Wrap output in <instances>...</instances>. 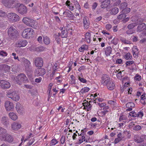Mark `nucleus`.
I'll return each mask as SVG.
<instances>
[{"label": "nucleus", "instance_id": "obj_1", "mask_svg": "<svg viewBox=\"0 0 146 146\" xmlns=\"http://www.w3.org/2000/svg\"><path fill=\"white\" fill-rule=\"evenodd\" d=\"M7 29V34L10 38L13 40L17 37L19 33L15 27L11 26L9 27Z\"/></svg>", "mask_w": 146, "mask_h": 146}, {"label": "nucleus", "instance_id": "obj_2", "mask_svg": "<svg viewBox=\"0 0 146 146\" xmlns=\"http://www.w3.org/2000/svg\"><path fill=\"white\" fill-rule=\"evenodd\" d=\"M18 60L23 63L25 71L28 74V72L31 73L33 72L32 67L31 65V63L29 61L24 58L18 59Z\"/></svg>", "mask_w": 146, "mask_h": 146}, {"label": "nucleus", "instance_id": "obj_3", "mask_svg": "<svg viewBox=\"0 0 146 146\" xmlns=\"http://www.w3.org/2000/svg\"><path fill=\"white\" fill-rule=\"evenodd\" d=\"M7 96L9 98H11L13 100L18 101L20 98L19 94L15 91L10 90L7 92Z\"/></svg>", "mask_w": 146, "mask_h": 146}, {"label": "nucleus", "instance_id": "obj_4", "mask_svg": "<svg viewBox=\"0 0 146 146\" xmlns=\"http://www.w3.org/2000/svg\"><path fill=\"white\" fill-rule=\"evenodd\" d=\"M33 33L34 30L32 29L28 28L25 29L23 31L22 36L24 38L29 39L32 37Z\"/></svg>", "mask_w": 146, "mask_h": 146}, {"label": "nucleus", "instance_id": "obj_5", "mask_svg": "<svg viewBox=\"0 0 146 146\" xmlns=\"http://www.w3.org/2000/svg\"><path fill=\"white\" fill-rule=\"evenodd\" d=\"M15 80L17 84L20 85L22 82L26 83L28 82L27 78L23 74L18 75L16 77Z\"/></svg>", "mask_w": 146, "mask_h": 146}, {"label": "nucleus", "instance_id": "obj_6", "mask_svg": "<svg viewBox=\"0 0 146 146\" xmlns=\"http://www.w3.org/2000/svg\"><path fill=\"white\" fill-rule=\"evenodd\" d=\"M7 17L9 20L11 22H15L18 21L19 17L16 14L14 13H10L8 14Z\"/></svg>", "mask_w": 146, "mask_h": 146}, {"label": "nucleus", "instance_id": "obj_7", "mask_svg": "<svg viewBox=\"0 0 146 146\" xmlns=\"http://www.w3.org/2000/svg\"><path fill=\"white\" fill-rule=\"evenodd\" d=\"M6 131L5 133H3V135L0 136V139L3 141H6L9 142H11L13 140L12 137L7 134L6 133Z\"/></svg>", "mask_w": 146, "mask_h": 146}, {"label": "nucleus", "instance_id": "obj_8", "mask_svg": "<svg viewBox=\"0 0 146 146\" xmlns=\"http://www.w3.org/2000/svg\"><path fill=\"white\" fill-rule=\"evenodd\" d=\"M15 1V0H2L1 3L6 7L13 8V5Z\"/></svg>", "mask_w": 146, "mask_h": 146}, {"label": "nucleus", "instance_id": "obj_9", "mask_svg": "<svg viewBox=\"0 0 146 146\" xmlns=\"http://www.w3.org/2000/svg\"><path fill=\"white\" fill-rule=\"evenodd\" d=\"M10 83L7 80H0V86L3 89H8L11 87Z\"/></svg>", "mask_w": 146, "mask_h": 146}, {"label": "nucleus", "instance_id": "obj_10", "mask_svg": "<svg viewBox=\"0 0 146 146\" xmlns=\"http://www.w3.org/2000/svg\"><path fill=\"white\" fill-rule=\"evenodd\" d=\"M119 9L116 7H115L111 9L110 11V13H107L106 16V17L108 18L110 15H115L117 14L119 12Z\"/></svg>", "mask_w": 146, "mask_h": 146}, {"label": "nucleus", "instance_id": "obj_11", "mask_svg": "<svg viewBox=\"0 0 146 146\" xmlns=\"http://www.w3.org/2000/svg\"><path fill=\"white\" fill-rule=\"evenodd\" d=\"M5 106L7 110L8 111H12L14 109L13 103L9 101H7L5 102Z\"/></svg>", "mask_w": 146, "mask_h": 146}, {"label": "nucleus", "instance_id": "obj_12", "mask_svg": "<svg viewBox=\"0 0 146 146\" xmlns=\"http://www.w3.org/2000/svg\"><path fill=\"white\" fill-rule=\"evenodd\" d=\"M110 80H110V77L108 75L106 74H103L102 77L101 83L104 86Z\"/></svg>", "mask_w": 146, "mask_h": 146}, {"label": "nucleus", "instance_id": "obj_13", "mask_svg": "<svg viewBox=\"0 0 146 146\" xmlns=\"http://www.w3.org/2000/svg\"><path fill=\"white\" fill-rule=\"evenodd\" d=\"M27 43L28 42L26 40H21L16 42L15 45L17 47H24L25 46Z\"/></svg>", "mask_w": 146, "mask_h": 146}, {"label": "nucleus", "instance_id": "obj_14", "mask_svg": "<svg viewBox=\"0 0 146 146\" xmlns=\"http://www.w3.org/2000/svg\"><path fill=\"white\" fill-rule=\"evenodd\" d=\"M34 63L36 66L41 67L43 64L42 59L40 58L37 57L35 59Z\"/></svg>", "mask_w": 146, "mask_h": 146}, {"label": "nucleus", "instance_id": "obj_15", "mask_svg": "<svg viewBox=\"0 0 146 146\" xmlns=\"http://www.w3.org/2000/svg\"><path fill=\"white\" fill-rule=\"evenodd\" d=\"M18 12L22 15L26 14L27 12L26 7L23 5L21 4L20 5L18 9Z\"/></svg>", "mask_w": 146, "mask_h": 146}, {"label": "nucleus", "instance_id": "obj_16", "mask_svg": "<svg viewBox=\"0 0 146 146\" xmlns=\"http://www.w3.org/2000/svg\"><path fill=\"white\" fill-rule=\"evenodd\" d=\"M83 23L84 29H87L89 28L90 25L89 21L88 18L85 16L83 19Z\"/></svg>", "mask_w": 146, "mask_h": 146}, {"label": "nucleus", "instance_id": "obj_17", "mask_svg": "<svg viewBox=\"0 0 146 146\" xmlns=\"http://www.w3.org/2000/svg\"><path fill=\"white\" fill-rule=\"evenodd\" d=\"M16 108L17 112L21 114H22L24 112L23 109L21 105L18 102L16 105Z\"/></svg>", "mask_w": 146, "mask_h": 146}, {"label": "nucleus", "instance_id": "obj_18", "mask_svg": "<svg viewBox=\"0 0 146 146\" xmlns=\"http://www.w3.org/2000/svg\"><path fill=\"white\" fill-rule=\"evenodd\" d=\"M104 86H106L107 88L110 90H113L115 87V84L114 83V82L111 80Z\"/></svg>", "mask_w": 146, "mask_h": 146}, {"label": "nucleus", "instance_id": "obj_19", "mask_svg": "<svg viewBox=\"0 0 146 146\" xmlns=\"http://www.w3.org/2000/svg\"><path fill=\"white\" fill-rule=\"evenodd\" d=\"M36 75H44L45 73V70L42 68H38L36 70L35 72Z\"/></svg>", "mask_w": 146, "mask_h": 146}, {"label": "nucleus", "instance_id": "obj_20", "mask_svg": "<svg viewBox=\"0 0 146 146\" xmlns=\"http://www.w3.org/2000/svg\"><path fill=\"white\" fill-rule=\"evenodd\" d=\"M110 0H105L101 2V7L102 8H105L110 4Z\"/></svg>", "mask_w": 146, "mask_h": 146}, {"label": "nucleus", "instance_id": "obj_21", "mask_svg": "<svg viewBox=\"0 0 146 146\" xmlns=\"http://www.w3.org/2000/svg\"><path fill=\"white\" fill-rule=\"evenodd\" d=\"M1 123L5 126V127H7V125L9 124V121L8 118L6 116H3L1 119Z\"/></svg>", "mask_w": 146, "mask_h": 146}, {"label": "nucleus", "instance_id": "obj_22", "mask_svg": "<svg viewBox=\"0 0 146 146\" xmlns=\"http://www.w3.org/2000/svg\"><path fill=\"white\" fill-rule=\"evenodd\" d=\"M132 50L133 56L134 57H136L137 56L139 53L137 47L136 46H134L132 48Z\"/></svg>", "mask_w": 146, "mask_h": 146}, {"label": "nucleus", "instance_id": "obj_23", "mask_svg": "<svg viewBox=\"0 0 146 146\" xmlns=\"http://www.w3.org/2000/svg\"><path fill=\"white\" fill-rule=\"evenodd\" d=\"M78 134L80 138L78 140V143L80 144L86 141L85 137L83 135L82 133L80 134L78 133Z\"/></svg>", "mask_w": 146, "mask_h": 146}, {"label": "nucleus", "instance_id": "obj_24", "mask_svg": "<svg viewBox=\"0 0 146 146\" xmlns=\"http://www.w3.org/2000/svg\"><path fill=\"white\" fill-rule=\"evenodd\" d=\"M146 27V25L144 23H142L139 24L137 29V32H140L143 30H144Z\"/></svg>", "mask_w": 146, "mask_h": 146}, {"label": "nucleus", "instance_id": "obj_25", "mask_svg": "<svg viewBox=\"0 0 146 146\" xmlns=\"http://www.w3.org/2000/svg\"><path fill=\"white\" fill-rule=\"evenodd\" d=\"M63 14L65 16L68 17H72L73 16V14L71 12L69 11L68 9L66 10L64 12Z\"/></svg>", "mask_w": 146, "mask_h": 146}, {"label": "nucleus", "instance_id": "obj_26", "mask_svg": "<svg viewBox=\"0 0 146 146\" xmlns=\"http://www.w3.org/2000/svg\"><path fill=\"white\" fill-rule=\"evenodd\" d=\"M119 120L120 121L125 123L127 121V117L126 115L122 114L120 116Z\"/></svg>", "mask_w": 146, "mask_h": 146}, {"label": "nucleus", "instance_id": "obj_27", "mask_svg": "<svg viewBox=\"0 0 146 146\" xmlns=\"http://www.w3.org/2000/svg\"><path fill=\"white\" fill-rule=\"evenodd\" d=\"M144 137V135H142L141 137H139L137 135L134 136V139L135 141L138 143L142 142L143 141V137Z\"/></svg>", "mask_w": 146, "mask_h": 146}, {"label": "nucleus", "instance_id": "obj_28", "mask_svg": "<svg viewBox=\"0 0 146 146\" xmlns=\"http://www.w3.org/2000/svg\"><path fill=\"white\" fill-rule=\"evenodd\" d=\"M29 22V25L28 26L33 28H35L37 25V23L35 20L31 19H30Z\"/></svg>", "mask_w": 146, "mask_h": 146}, {"label": "nucleus", "instance_id": "obj_29", "mask_svg": "<svg viewBox=\"0 0 146 146\" xmlns=\"http://www.w3.org/2000/svg\"><path fill=\"white\" fill-rule=\"evenodd\" d=\"M91 38V34L90 33H86L85 35V40L87 42L89 43L90 42V40Z\"/></svg>", "mask_w": 146, "mask_h": 146}, {"label": "nucleus", "instance_id": "obj_30", "mask_svg": "<svg viewBox=\"0 0 146 146\" xmlns=\"http://www.w3.org/2000/svg\"><path fill=\"white\" fill-rule=\"evenodd\" d=\"M9 115L10 117L13 120H15L17 118V116L15 113L13 112H10Z\"/></svg>", "mask_w": 146, "mask_h": 146}, {"label": "nucleus", "instance_id": "obj_31", "mask_svg": "<svg viewBox=\"0 0 146 146\" xmlns=\"http://www.w3.org/2000/svg\"><path fill=\"white\" fill-rule=\"evenodd\" d=\"M68 31L67 30H65L62 31L60 36L62 38H66L68 36Z\"/></svg>", "mask_w": 146, "mask_h": 146}, {"label": "nucleus", "instance_id": "obj_32", "mask_svg": "<svg viewBox=\"0 0 146 146\" xmlns=\"http://www.w3.org/2000/svg\"><path fill=\"white\" fill-rule=\"evenodd\" d=\"M12 128H21L22 126L19 123L14 122L11 124Z\"/></svg>", "mask_w": 146, "mask_h": 146}, {"label": "nucleus", "instance_id": "obj_33", "mask_svg": "<svg viewBox=\"0 0 146 146\" xmlns=\"http://www.w3.org/2000/svg\"><path fill=\"white\" fill-rule=\"evenodd\" d=\"M112 48L110 46H108L106 49L105 53L107 56H109L111 53Z\"/></svg>", "mask_w": 146, "mask_h": 146}, {"label": "nucleus", "instance_id": "obj_34", "mask_svg": "<svg viewBox=\"0 0 146 146\" xmlns=\"http://www.w3.org/2000/svg\"><path fill=\"white\" fill-rule=\"evenodd\" d=\"M43 41L44 43L46 45L49 44L50 43V38L47 36L43 37Z\"/></svg>", "mask_w": 146, "mask_h": 146}, {"label": "nucleus", "instance_id": "obj_35", "mask_svg": "<svg viewBox=\"0 0 146 146\" xmlns=\"http://www.w3.org/2000/svg\"><path fill=\"white\" fill-rule=\"evenodd\" d=\"M88 47L86 45H82L79 49V51L80 52H83L85 50H87L88 49Z\"/></svg>", "mask_w": 146, "mask_h": 146}, {"label": "nucleus", "instance_id": "obj_36", "mask_svg": "<svg viewBox=\"0 0 146 146\" xmlns=\"http://www.w3.org/2000/svg\"><path fill=\"white\" fill-rule=\"evenodd\" d=\"M70 83L72 84H76L75 77L73 75L70 76Z\"/></svg>", "mask_w": 146, "mask_h": 146}, {"label": "nucleus", "instance_id": "obj_37", "mask_svg": "<svg viewBox=\"0 0 146 146\" xmlns=\"http://www.w3.org/2000/svg\"><path fill=\"white\" fill-rule=\"evenodd\" d=\"M139 23H138L137 22V23H136L130 24L127 26V27L129 29H132Z\"/></svg>", "mask_w": 146, "mask_h": 146}, {"label": "nucleus", "instance_id": "obj_38", "mask_svg": "<svg viewBox=\"0 0 146 146\" xmlns=\"http://www.w3.org/2000/svg\"><path fill=\"white\" fill-rule=\"evenodd\" d=\"M90 89L88 87H84L82 88L80 91V93L83 94L85 93L88 92L89 91Z\"/></svg>", "mask_w": 146, "mask_h": 146}, {"label": "nucleus", "instance_id": "obj_39", "mask_svg": "<svg viewBox=\"0 0 146 146\" xmlns=\"http://www.w3.org/2000/svg\"><path fill=\"white\" fill-rule=\"evenodd\" d=\"M30 20V19L29 18L25 17L23 19L22 21L25 24L28 26V25H29V21Z\"/></svg>", "mask_w": 146, "mask_h": 146}, {"label": "nucleus", "instance_id": "obj_40", "mask_svg": "<svg viewBox=\"0 0 146 146\" xmlns=\"http://www.w3.org/2000/svg\"><path fill=\"white\" fill-rule=\"evenodd\" d=\"M60 36V35L59 33H55L54 35V38H55V39L58 42L60 40V39L59 38Z\"/></svg>", "mask_w": 146, "mask_h": 146}, {"label": "nucleus", "instance_id": "obj_41", "mask_svg": "<svg viewBox=\"0 0 146 146\" xmlns=\"http://www.w3.org/2000/svg\"><path fill=\"white\" fill-rule=\"evenodd\" d=\"M44 50V48L42 46H38L36 47L35 48V50L38 52H42Z\"/></svg>", "mask_w": 146, "mask_h": 146}, {"label": "nucleus", "instance_id": "obj_42", "mask_svg": "<svg viewBox=\"0 0 146 146\" xmlns=\"http://www.w3.org/2000/svg\"><path fill=\"white\" fill-rule=\"evenodd\" d=\"M135 104L132 102L127 103L126 105L127 108H133L135 107Z\"/></svg>", "mask_w": 146, "mask_h": 146}, {"label": "nucleus", "instance_id": "obj_43", "mask_svg": "<svg viewBox=\"0 0 146 146\" xmlns=\"http://www.w3.org/2000/svg\"><path fill=\"white\" fill-rule=\"evenodd\" d=\"M58 143V141L56 139H53L51 141L50 144V146H54Z\"/></svg>", "mask_w": 146, "mask_h": 146}, {"label": "nucleus", "instance_id": "obj_44", "mask_svg": "<svg viewBox=\"0 0 146 146\" xmlns=\"http://www.w3.org/2000/svg\"><path fill=\"white\" fill-rule=\"evenodd\" d=\"M127 6V3L124 2L121 3L120 5V8L121 9H125Z\"/></svg>", "mask_w": 146, "mask_h": 146}, {"label": "nucleus", "instance_id": "obj_45", "mask_svg": "<svg viewBox=\"0 0 146 146\" xmlns=\"http://www.w3.org/2000/svg\"><path fill=\"white\" fill-rule=\"evenodd\" d=\"M126 15L124 14H122L117 16V18L120 20L126 17Z\"/></svg>", "mask_w": 146, "mask_h": 146}, {"label": "nucleus", "instance_id": "obj_46", "mask_svg": "<svg viewBox=\"0 0 146 146\" xmlns=\"http://www.w3.org/2000/svg\"><path fill=\"white\" fill-rule=\"evenodd\" d=\"M120 40L121 42L125 44H130V42L129 41L126 40L125 38H124L121 37L120 38Z\"/></svg>", "mask_w": 146, "mask_h": 146}, {"label": "nucleus", "instance_id": "obj_47", "mask_svg": "<svg viewBox=\"0 0 146 146\" xmlns=\"http://www.w3.org/2000/svg\"><path fill=\"white\" fill-rule=\"evenodd\" d=\"M108 103L113 107L117 105V103L115 102L114 101H108Z\"/></svg>", "mask_w": 146, "mask_h": 146}, {"label": "nucleus", "instance_id": "obj_48", "mask_svg": "<svg viewBox=\"0 0 146 146\" xmlns=\"http://www.w3.org/2000/svg\"><path fill=\"white\" fill-rule=\"evenodd\" d=\"M129 114L130 116L133 117H137V114L134 111L130 112Z\"/></svg>", "mask_w": 146, "mask_h": 146}, {"label": "nucleus", "instance_id": "obj_49", "mask_svg": "<svg viewBox=\"0 0 146 146\" xmlns=\"http://www.w3.org/2000/svg\"><path fill=\"white\" fill-rule=\"evenodd\" d=\"M61 78V76H59L56 78L55 79V80L56 81L57 84H60V83L62 82V80H59Z\"/></svg>", "mask_w": 146, "mask_h": 146}, {"label": "nucleus", "instance_id": "obj_50", "mask_svg": "<svg viewBox=\"0 0 146 146\" xmlns=\"http://www.w3.org/2000/svg\"><path fill=\"white\" fill-rule=\"evenodd\" d=\"M125 58L127 60L131 59L132 57L131 55L129 53H127L125 56Z\"/></svg>", "mask_w": 146, "mask_h": 146}, {"label": "nucleus", "instance_id": "obj_51", "mask_svg": "<svg viewBox=\"0 0 146 146\" xmlns=\"http://www.w3.org/2000/svg\"><path fill=\"white\" fill-rule=\"evenodd\" d=\"M84 106L86 105L85 108L88 111H89L91 110L92 107V105H90L89 104H88L87 103L86 104V105H83Z\"/></svg>", "mask_w": 146, "mask_h": 146}, {"label": "nucleus", "instance_id": "obj_52", "mask_svg": "<svg viewBox=\"0 0 146 146\" xmlns=\"http://www.w3.org/2000/svg\"><path fill=\"white\" fill-rule=\"evenodd\" d=\"M78 79L81 82L83 83H86V80L85 79L81 78L80 76L78 77Z\"/></svg>", "mask_w": 146, "mask_h": 146}, {"label": "nucleus", "instance_id": "obj_53", "mask_svg": "<svg viewBox=\"0 0 146 146\" xmlns=\"http://www.w3.org/2000/svg\"><path fill=\"white\" fill-rule=\"evenodd\" d=\"M24 138H25L24 136H22V138H21V143L20 144L19 146H21L22 145V144L23 143V142H24V143L29 138H27V139H24Z\"/></svg>", "mask_w": 146, "mask_h": 146}, {"label": "nucleus", "instance_id": "obj_54", "mask_svg": "<svg viewBox=\"0 0 146 146\" xmlns=\"http://www.w3.org/2000/svg\"><path fill=\"white\" fill-rule=\"evenodd\" d=\"M134 31L133 30L129 29L127 30L126 31V33L128 35L132 34L134 33Z\"/></svg>", "mask_w": 146, "mask_h": 146}, {"label": "nucleus", "instance_id": "obj_55", "mask_svg": "<svg viewBox=\"0 0 146 146\" xmlns=\"http://www.w3.org/2000/svg\"><path fill=\"white\" fill-rule=\"evenodd\" d=\"M137 117H139L141 118L143 115V112L140 111L138 112L137 114Z\"/></svg>", "mask_w": 146, "mask_h": 146}, {"label": "nucleus", "instance_id": "obj_56", "mask_svg": "<svg viewBox=\"0 0 146 146\" xmlns=\"http://www.w3.org/2000/svg\"><path fill=\"white\" fill-rule=\"evenodd\" d=\"M135 79L137 81H139L141 79V76L138 74H136L135 77Z\"/></svg>", "mask_w": 146, "mask_h": 146}, {"label": "nucleus", "instance_id": "obj_57", "mask_svg": "<svg viewBox=\"0 0 146 146\" xmlns=\"http://www.w3.org/2000/svg\"><path fill=\"white\" fill-rule=\"evenodd\" d=\"M133 63V61H127L126 62V66H130Z\"/></svg>", "mask_w": 146, "mask_h": 146}, {"label": "nucleus", "instance_id": "obj_58", "mask_svg": "<svg viewBox=\"0 0 146 146\" xmlns=\"http://www.w3.org/2000/svg\"><path fill=\"white\" fill-rule=\"evenodd\" d=\"M6 132V130L4 128H0V135H2L3 133H5Z\"/></svg>", "mask_w": 146, "mask_h": 146}, {"label": "nucleus", "instance_id": "obj_59", "mask_svg": "<svg viewBox=\"0 0 146 146\" xmlns=\"http://www.w3.org/2000/svg\"><path fill=\"white\" fill-rule=\"evenodd\" d=\"M42 80V78L41 77H39V78H36L35 80V82L37 83H40Z\"/></svg>", "mask_w": 146, "mask_h": 146}, {"label": "nucleus", "instance_id": "obj_60", "mask_svg": "<svg viewBox=\"0 0 146 146\" xmlns=\"http://www.w3.org/2000/svg\"><path fill=\"white\" fill-rule=\"evenodd\" d=\"M0 54L3 56H6L7 55L6 52L3 51H2L0 52Z\"/></svg>", "mask_w": 146, "mask_h": 146}, {"label": "nucleus", "instance_id": "obj_61", "mask_svg": "<svg viewBox=\"0 0 146 146\" xmlns=\"http://www.w3.org/2000/svg\"><path fill=\"white\" fill-rule=\"evenodd\" d=\"M121 140L119 138L117 137V138L115 139L114 141V143L115 144H116L118 143Z\"/></svg>", "mask_w": 146, "mask_h": 146}, {"label": "nucleus", "instance_id": "obj_62", "mask_svg": "<svg viewBox=\"0 0 146 146\" xmlns=\"http://www.w3.org/2000/svg\"><path fill=\"white\" fill-rule=\"evenodd\" d=\"M68 7L70 10L71 11H73L74 10V6L72 5V3H70V5H68Z\"/></svg>", "mask_w": 146, "mask_h": 146}, {"label": "nucleus", "instance_id": "obj_63", "mask_svg": "<svg viewBox=\"0 0 146 146\" xmlns=\"http://www.w3.org/2000/svg\"><path fill=\"white\" fill-rule=\"evenodd\" d=\"M65 137L64 136H62V137L60 139V141L62 144H63L64 143L65 140Z\"/></svg>", "mask_w": 146, "mask_h": 146}, {"label": "nucleus", "instance_id": "obj_64", "mask_svg": "<svg viewBox=\"0 0 146 146\" xmlns=\"http://www.w3.org/2000/svg\"><path fill=\"white\" fill-rule=\"evenodd\" d=\"M5 13L3 11L0 10V17H3L5 15Z\"/></svg>", "mask_w": 146, "mask_h": 146}]
</instances>
